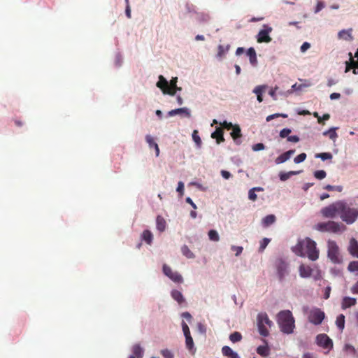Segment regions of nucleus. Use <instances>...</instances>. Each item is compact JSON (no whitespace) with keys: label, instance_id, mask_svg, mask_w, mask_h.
<instances>
[{"label":"nucleus","instance_id":"obj_1","mask_svg":"<svg viewBox=\"0 0 358 358\" xmlns=\"http://www.w3.org/2000/svg\"><path fill=\"white\" fill-rule=\"evenodd\" d=\"M292 251L298 256L306 257L312 261L319 257V250L317 249L316 243L309 238L300 241L293 247Z\"/></svg>","mask_w":358,"mask_h":358},{"label":"nucleus","instance_id":"obj_2","mask_svg":"<svg viewBox=\"0 0 358 358\" xmlns=\"http://www.w3.org/2000/svg\"><path fill=\"white\" fill-rule=\"evenodd\" d=\"M277 322L280 331L285 334H291L295 329V319L289 310L280 311L277 315Z\"/></svg>","mask_w":358,"mask_h":358},{"label":"nucleus","instance_id":"obj_3","mask_svg":"<svg viewBox=\"0 0 358 358\" xmlns=\"http://www.w3.org/2000/svg\"><path fill=\"white\" fill-rule=\"evenodd\" d=\"M177 81L178 78L175 77L172 78L169 83L163 76L160 75L156 85L162 91L163 94L173 96L176 93Z\"/></svg>","mask_w":358,"mask_h":358},{"label":"nucleus","instance_id":"obj_4","mask_svg":"<svg viewBox=\"0 0 358 358\" xmlns=\"http://www.w3.org/2000/svg\"><path fill=\"white\" fill-rule=\"evenodd\" d=\"M344 206V201H338L329 205L327 207L323 208L321 210V213L325 217L333 218L337 215L341 217V212H342V208H343Z\"/></svg>","mask_w":358,"mask_h":358},{"label":"nucleus","instance_id":"obj_5","mask_svg":"<svg viewBox=\"0 0 358 358\" xmlns=\"http://www.w3.org/2000/svg\"><path fill=\"white\" fill-rule=\"evenodd\" d=\"M358 217V208H351L345 201V206L341 212V218L348 224L354 223Z\"/></svg>","mask_w":358,"mask_h":358},{"label":"nucleus","instance_id":"obj_6","mask_svg":"<svg viewBox=\"0 0 358 358\" xmlns=\"http://www.w3.org/2000/svg\"><path fill=\"white\" fill-rule=\"evenodd\" d=\"M316 229L320 231H327L337 233L345 230V227L341 224L334 221H328L327 222L318 223Z\"/></svg>","mask_w":358,"mask_h":358},{"label":"nucleus","instance_id":"obj_7","mask_svg":"<svg viewBox=\"0 0 358 358\" xmlns=\"http://www.w3.org/2000/svg\"><path fill=\"white\" fill-rule=\"evenodd\" d=\"M299 275L303 278H307L313 276L315 280L322 278L321 271L319 268H312L308 265L303 264H301L299 267Z\"/></svg>","mask_w":358,"mask_h":358},{"label":"nucleus","instance_id":"obj_8","mask_svg":"<svg viewBox=\"0 0 358 358\" xmlns=\"http://www.w3.org/2000/svg\"><path fill=\"white\" fill-rule=\"evenodd\" d=\"M328 251L327 255L329 259L334 264L342 263V257L340 255L339 248L336 243L334 241H329L327 243Z\"/></svg>","mask_w":358,"mask_h":358},{"label":"nucleus","instance_id":"obj_9","mask_svg":"<svg viewBox=\"0 0 358 358\" xmlns=\"http://www.w3.org/2000/svg\"><path fill=\"white\" fill-rule=\"evenodd\" d=\"M315 343L319 347L326 350V353H328L334 347L333 341L326 334L317 335L315 337Z\"/></svg>","mask_w":358,"mask_h":358},{"label":"nucleus","instance_id":"obj_10","mask_svg":"<svg viewBox=\"0 0 358 358\" xmlns=\"http://www.w3.org/2000/svg\"><path fill=\"white\" fill-rule=\"evenodd\" d=\"M325 317V314L320 308H315L310 310L308 320V321L315 324H320Z\"/></svg>","mask_w":358,"mask_h":358},{"label":"nucleus","instance_id":"obj_11","mask_svg":"<svg viewBox=\"0 0 358 358\" xmlns=\"http://www.w3.org/2000/svg\"><path fill=\"white\" fill-rule=\"evenodd\" d=\"M273 31V28L268 24H264L263 29H261L257 35V41L258 43H270L272 41L269 34Z\"/></svg>","mask_w":358,"mask_h":358},{"label":"nucleus","instance_id":"obj_12","mask_svg":"<svg viewBox=\"0 0 358 358\" xmlns=\"http://www.w3.org/2000/svg\"><path fill=\"white\" fill-rule=\"evenodd\" d=\"M278 275L280 281L283 280L288 275V264L282 259H279L275 262Z\"/></svg>","mask_w":358,"mask_h":358},{"label":"nucleus","instance_id":"obj_13","mask_svg":"<svg viewBox=\"0 0 358 358\" xmlns=\"http://www.w3.org/2000/svg\"><path fill=\"white\" fill-rule=\"evenodd\" d=\"M163 272L165 275L169 277L171 280L175 282H182V277L178 272H174L172 271L171 268L166 264H164L163 266Z\"/></svg>","mask_w":358,"mask_h":358},{"label":"nucleus","instance_id":"obj_14","mask_svg":"<svg viewBox=\"0 0 358 358\" xmlns=\"http://www.w3.org/2000/svg\"><path fill=\"white\" fill-rule=\"evenodd\" d=\"M295 152L294 150H289L282 155H279L275 160V164H280L288 160L291 156Z\"/></svg>","mask_w":358,"mask_h":358},{"label":"nucleus","instance_id":"obj_15","mask_svg":"<svg viewBox=\"0 0 358 358\" xmlns=\"http://www.w3.org/2000/svg\"><path fill=\"white\" fill-rule=\"evenodd\" d=\"M348 251L353 257L358 258V242L355 238L350 239Z\"/></svg>","mask_w":358,"mask_h":358},{"label":"nucleus","instance_id":"obj_16","mask_svg":"<svg viewBox=\"0 0 358 358\" xmlns=\"http://www.w3.org/2000/svg\"><path fill=\"white\" fill-rule=\"evenodd\" d=\"M211 138L216 139L217 144L224 141L223 130L221 127H217L215 131L211 134Z\"/></svg>","mask_w":358,"mask_h":358},{"label":"nucleus","instance_id":"obj_17","mask_svg":"<svg viewBox=\"0 0 358 358\" xmlns=\"http://www.w3.org/2000/svg\"><path fill=\"white\" fill-rule=\"evenodd\" d=\"M182 114H184L187 117H189L191 115L189 110L187 108H177L175 110H171L168 113V115L169 116H174L176 115H182Z\"/></svg>","mask_w":358,"mask_h":358},{"label":"nucleus","instance_id":"obj_18","mask_svg":"<svg viewBox=\"0 0 358 358\" xmlns=\"http://www.w3.org/2000/svg\"><path fill=\"white\" fill-rule=\"evenodd\" d=\"M267 86L265 85H258L255 87L253 92L257 94V101L261 103L263 101L262 94L265 92Z\"/></svg>","mask_w":358,"mask_h":358},{"label":"nucleus","instance_id":"obj_19","mask_svg":"<svg viewBox=\"0 0 358 358\" xmlns=\"http://www.w3.org/2000/svg\"><path fill=\"white\" fill-rule=\"evenodd\" d=\"M357 300L355 298L345 296L343 298L341 307L343 309L348 308L351 306H353L356 304Z\"/></svg>","mask_w":358,"mask_h":358},{"label":"nucleus","instance_id":"obj_20","mask_svg":"<svg viewBox=\"0 0 358 358\" xmlns=\"http://www.w3.org/2000/svg\"><path fill=\"white\" fill-rule=\"evenodd\" d=\"M264 324H266L268 327H271L273 322L269 320L268 315L266 313H259L257 315V322H260Z\"/></svg>","mask_w":358,"mask_h":358},{"label":"nucleus","instance_id":"obj_21","mask_svg":"<svg viewBox=\"0 0 358 358\" xmlns=\"http://www.w3.org/2000/svg\"><path fill=\"white\" fill-rule=\"evenodd\" d=\"M247 55L249 57L250 62L252 66L257 64V54L254 48H250L247 51Z\"/></svg>","mask_w":358,"mask_h":358},{"label":"nucleus","instance_id":"obj_22","mask_svg":"<svg viewBox=\"0 0 358 358\" xmlns=\"http://www.w3.org/2000/svg\"><path fill=\"white\" fill-rule=\"evenodd\" d=\"M156 226L157 229L160 231L162 232L166 229V222L164 218L161 216L158 215L156 218Z\"/></svg>","mask_w":358,"mask_h":358},{"label":"nucleus","instance_id":"obj_23","mask_svg":"<svg viewBox=\"0 0 358 358\" xmlns=\"http://www.w3.org/2000/svg\"><path fill=\"white\" fill-rule=\"evenodd\" d=\"M351 32L352 29L348 30L343 29L338 32V37L345 41H352L353 38L352 36Z\"/></svg>","mask_w":358,"mask_h":358},{"label":"nucleus","instance_id":"obj_24","mask_svg":"<svg viewBox=\"0 0 358 358\" xmlns=\"http://www.w3.org/2000/svg\"><path fill=\"white\" fill-rule=\"evenodd\" d=\"M133 357L135 358H142L143 356V349L139 344H136L132 348Z\"/></svg>","mask_w":358,"mask_h":358},{"label":"nucleus","instance_id":"obj_25","mask_svg":"<svg viewBox=\"0 0 358 358\" xmlns=\"http://www.w3.org/2000/svg\"><path fill=\"white\" fill-rule=\"evenodd\" d=\"M171 296L174 300H176L179 304H182L185 302V299L182 293L176 289H174L171 292Z\"/></svg>","mask_w":358,"mask_h":358},{"label":"nucleus","instance_id":"obj_26","mask_svg":"<svg viewBox=\"0 0 358 358\" xmlns=\"http://www.w3.org/2000/svg\"><path fill=\"white\" fill-rule=\"evenodd\" d=\"M231 129L232 131L231 133V136L234 141H236L238 138L241 137V130L238 124L234 125Z\"/></svg>","mask_w":358,"mask_h":358},{"label":"nucleus","instance_id":"obj_27","mask_svg":"<svg viewBox=\"0 0 358 358\" xmlns=\"http://www.w3.org/2000/svg\"><path fill=\"white\" fill-rule=\"evenodd\" d=\"M142 239L145 241L148 245H150L152 242L153 235L149 230L143 231L141 235Z\"/></svg>","mask_w":358,"mask_h":358},{"label":"nucleus","instance_id":"obj_28","mask_svg":"<svg viewBox=\"0 0 358 358\" xmlns=\"http://www.w3.org/2000/svg\"><path fill=\"white\" fill-rule=\"evenodd\" d=\"M185 345L186 348L194 355L196 350L194 348V341L191 336L185 337Z\"/></svg>","mask_w":358,"mask_h":358},{"label":"nucleus","instance_id":"obj_29","mask_svg":"<svg viewBox=\"0 0 358 358\" xmlns=\"http://www.w3.org/2000/svg\"><path fill=\"white\" fill-rule=\"evenodd\" d=\"M269 348L267 345H260L257 348V352L263 357H266L269 355Z\"/></svg>","mask_w":358,"mask_h":358},{"label":"nucleus","instance_id":"obj_30","mask_svg":"<svg viewBox=\"0 0 358 358\" xmlns=\"http://www.w3.org/2000/svg\"><path fill=\"white\" fill-rule=\"evenodd\" d=\"M266 326V324H264L263 323L262 324L261 322H257L259 333L264 337L267 336L269 334Z\"/></svg>","mask_w":358,"mask_h":358},{"label":"nucleus","instance_id":"obj_31","mask_svg":"<svg viewBox=\"0 0 358 358\" xmlns=\"http://www.w3.org/2000/svg\"><path fill=\"white\" fill-rule=\"evenodd\" d=\"M336 324L340 330H343L345 327V316L343 314H340L336 320Z\"/></svg>","mask_w":358,"mask_h":358},{"label":"nucleus","instance_id":"obj_32","mask_svg":"<svg viewBox=\"0 0 358 358\" xmlns=\"http://www.w3.org/2000/svg\"><path fill=\"white\" fill-rule=\"evenodd\" d=\"M300 171H289L287 173L280 172L279 174V177L280 180L285 181L289 179L292 176L296 175Z\"/></svg>","mask_w":358,"mask_h":358},{"label":"nucleus","instance_id":"obj_33","mask_svg":"<svg viewBox=\"0 0 358 358\" xmlns=\"http://www.w3.org/2000/svg\"><path fill=\"white\" fill-rule=\"evenodd\" d=\"M181 252L182 253V255L184 256H185L188 259H192V258H194V253L189 250V248L184 245L182 248H181Z\"/></svg>","mask_w":358,"mask_h":358},{"label":"nucleus","instance_id":"obj_34","mask_svg":"<svg viewBox=\"0 0 358 358\" xmlns=\"http://www.w3.org/2000/svg\"><path fill=\"white\" fill-rule=\"evenodd\" d=\"M192 136L196 146L198 148H201L202 142L200 136H199V131L197 130H194Z\"/></svg>","mask_w":358,"mask_h":358},{"label":"nucleus","instance_id":"obj_35","mask_svg":"<svg viewBox=\"0 0 358 358\" xmlns=\"http://www.w3.org/2000/svg\"><path fill=\"white\" fill-rule=\"evenodd\" d=\"M324 136H328L330 139L335 141V139L338 137V135L336 132L335 128H331L328 131L323 132Z\"/></svg>","mask_w":358,"mask_h":358},{"label":"nucleus","instance_id":"obj_36","mask_svg":"<svg viewBox=\"0 0 358 358\" xmlns=\"http://www.w3.org/2000/svg\"><path fill=\"white\" fill-rule=\"evenodd\" d=\"M275 221V216L274 215H266L263 220V222L265 226H269V225L272 224L273 223H274Z\"/></svg>","mask_w":358,"mask_h":358},{"label":"nucleus","instance_id":"obj_37","mask_svg":"<svg viewBox=\"0 0 358 358\" xmlns=\"http://www.w3.org/2000/svg\"><path fill=\"white\" fill-rule=\"evenodd\" d=\"M229 339L233 343L238 342L241 341L242 335L241 333L235 331L231 334V335L229 336Z\"/></svg>","mask_w":358,"mask_h":358},{"label":"nucleus","instance_id":"obj_38","mask_svg":"<svg viewBox=\"0 0 358 358\" xmlns=\"http://www.w3.org/2000/svg\"><path fill=\"white\" fill-rule=\"evenodd\" d=\"M262 188L261 187H254L249 190L248 192V198L252 201H255L257 198V194H255V191H261Z\"/></svg>","mask_w":358,"mask_h":358},{"label":"nucleus","instance_id":"obj_39","mask_svg":"<svg viewBox=\"0 0 358 358\" xmlns=\"http://www.w3.org/2000/svg\"><path fill=\"white\" fill-rule=\"evenodd\" d=\"M229 50V45H227L226 47H224L222 45H220L218 46V52L217 57H223L225 53Z\"/></svg>","mask_w":358,"mask_h":358},{"label":"nucleus","instance_id":"obj_40","mask_svg":"<svg viewBox=\"0 0 358 358\" xmlns=\"http://www.w3.org/2000/svg\"><path fill=\"white\" fill-rule=\"evenodd\" d=\"M208 237L209 239L213 241H218L220 239L217 231L214 229H211L208 231Z\"/></svg>","mask_w":358,"mask_h":358},{"label":"nucleus","instance_id":"obj_41","mask_svg":"<svg viewBox=\"0 0 358 358\" xmlns=\"http://www.w3.org/2000/svg\"><path fill=\"white\" fill-rule=\"evenodd\" d=\"M324 189L327 191H337L341 192L343 191V187L341 185L333 186L331 185H327L324 187Z\"/></svg>","mask_w":358,"mask_h":358},{"label":"nucleus","instance_id":"obj_42","mask_svg":"<svg viewBox=\"0 0 358 358\" xmlns=\"http://www.w3.org/2000/svg\"><path fill=\"white\" fill-rule=\"evenodd\" d=\"M316 158H320L322 160L324 161L327 159H332L333 156L330 152H322L318 153L315 155Z\"/></svg>","mask_w":358,"mask_h":358},{"label":"nucleus","instance_id":"obj_43","mask_svg":"<svg viewBox=\"0 0 358 358\" xmlns=\"http://www.w3.org/2000/svg\"><path fill=\"white\" fill-rule=\"evenodd\" d=\"M348 269L350 272L358 271V261L350 262L348 264Z\"/></svg>","mask_w":358,"mask_h":358},{"label":"nucleus","instance_id":"obj_44","mask_svg":"<svg viewBox=\"0 0 358 358\" xmlns=\"http://www.w3.org/2000/svg\"><path fill=\"white\" fill-rule=\"evenodd\" d=\"M222 352L224 356L227 357L228 358L234 353L232 349L229 346H224L222 348Z\"/></svg>","mask_w":358,"mask_h":358},{"label":"nucleus","instance_id":"obj_45","mask_svg":"<svg viewBox=\"0 0 358 358\" xmlns=\"http://www.w3.org/2000/svg\"><path fill=\"white\" fill-rule=\"evenodd\" d=\"M327 176V173L324 170L316 171L314 173V176L318 180L324 179Z\"/></svg>","mask_w":358,"mask_h":358},{"label":"nucleus","instance_id":"obj_46","mask_svg":"<svg viewBox=\"0 0 358 358\" xmlns=\"http://www.w3.org/2000/svg\"><path fill=\"white\" fill-rule=\"evenodd\" d=\"M145 141L148 143L150 148H153L156 145H157V143L155 142L154 138L150 135L148 134L145 136Z\"/></svg>","mask_w":358,"mask_h":358},{"label":"nucleus","instance_id":"obj_47","mask_svg":"<svg viewBox=\"0 0 358 358\" xmlns=\"http://www.w3.org/2000/svg\"><path fill=\"white\" fill-rule=\"evenodd\" d=\"M182 331L184 333L185 337L191 336L189 327L186 324V322L184 321L182 322Z\"/></svg>","mask_w":358,"mask_h":358},{"label":"nucleus","instance_id":"obj_48","mask_svg":"<svg viewBox=\"0 0 358 358\" xmlns=\"http://www.w3.org/2000/svg\"><path fill=\"white\" fill-rule=\"evenodd\" d=\"M306 158V153H301L299 155H297L294 159V162L296 164H299L301 162H303Z\"/></svg>","mask_w":358,"mask_h":358},{"label":"nucleus","instance_id":"obj_49","mask_svg":"<svg viewBox=\"0 0 358 358\" xmlns=\"http://www.w3.org/2000/svg\"><path fill=\"white\" fill-rule=\"evenodd\" d=\"M270 242V239L269 238H263V240L261 241L260 243V246H259V250L260 252H262L264 250V249L266 248V246L268 245V244Z\"/></svg>","mask_w":358,"mask_h":358},{"label":"nucleus","instance_id":"obj_50","mask_svg":"<svg viewBox=\"0 0 358 358\" xmlns=\"http://www.w3.org/2000/svg\"><path fill=\"white\" fill-rule=\"evenodd\" d=\"M287 117V115L286 114H283V113H275V114H273V115H270L266 117V121L267 122H269L271 120H272L273 119L275 118V117Z\"/></svg>","mask_w":358,"mask_h":358},{"label":"nucleus","instance_id":"obj_51","mask_svg":"<svg viewBox=\"0 0 358 358\" xmlns=\"http://www.w3.org/2000/svg\"><path fill=\"white\" fill-rule=\"evenodd\" d=\"M291 132L292 130L290 129L285 128L280 131V136L282 138L288 137L289 136V135L291 134Z\"/></svg>","mask_w":358,"mask_h":358},{"label":"nucleus","instance_id":"obj_52","mask_svg":"<svg viewBox=\"0 0 358 358\" xmlns=\"http://www.w3.org/2000/svg\"><path fill=\"white\" fill-rule=\"evenodd\" d=\"M161 354L164 358H173V353L168 349L162 350Z\"/></svg>","mask_w":358,"mask_h":358},{"label":"nucleus","instance_id":"obj_53","mask_svg":"<svg viewBox=\"0 0 358 358\" xmlns=\"http://www.w3.org/2000/svg\"><path fill=\"white\" fill-rule=\"evenodd\" d=\"M231 250L236 252V256H238L243 252V247L232 245L231 248Z\"/></svg>","mask_w":358,"mask_h":358},{"label":"nucleus","instance_id":"obj_54","mask_svg":"<svg viewBox=\"0 0 358 358\" xmlns=\"http://www.w3.org/2000/svg\"><path fill=\"white\" fill-rule=\"evenodd\" d=\"M265 148V146L263 143H257V144H255L253 146H252V150L254 151H259V150H262Z\"/></svg>","mask_w":358,"mask_h":358},{"label":"nucleus","instance_id":"obj_55","mask_svg":"<svg viewBox=\"0 0 358 358\" xmlns=\"http://www.w3.org/2000/svg\"><path fill=\"white\" fill-rule=\"evenodd\" d=\"M220 125L227 130L231 129L234 126L231 122H227V121H224L223 122L220 123Z\"/></svg>","mask_w":358,"mask_h":358},{"label":"nucleus","instance_id":"obj_56","mask_svg":"<svg viewBox=\"0 0 358 358\" xmlns=\"http://www.w3.org/2000/svg\"><path fill=\"white\" fill-rule=\"evenodd\" d=\"M177 192L180 194V195L183 194L184 191V183L181 181H180L178 184V187L176 189Z\"/></svg>","mask_w":358,"mask_h":358},{"label":"nucleus","instance_id":"obj_57","mask_svg":"<svg viewBox=\"0 0 358 358\" xmlns=\"http://www.w3.org/2000/svg\"><path fill=\"white\" fill-rule=\"evenodd\" d=\"M278 89V87H275V88H272L271 89V90L269 91L268 94L269 95L274 99V100H276L277 99V96H276V91Z\"/></svg>","mask_w":358,"mask_h":358},{"label":"nucleus","instance_id":"obj_58","mask_svg":"<svg viewBox=\"0 0 358 358\" xmlns=\"http://www.w3.org/2000/svg\"><path fill=\"white\" fill-rule=\"evenodd\" d=\"M331 290V288L329 286H327L324 289V299H328L329 298Z\"/></svg>","mask_w":358,"mask_h":358},{"label":"nucleus","instance_id":"obj_59","mask_svg":"<svg viewBox=\"0 0 358 358\" xmlns=\"http://www.w3.org/2000/svg\"><path fill=\"white\" fill-rule=\"evenodd\" d=\"M310 47V44L308 42H304L302 45L301 46V51L302 52H306L308 49H309Z\"/></svg>","mask_w":358,"mask_h":358},{"label":"nucleus","instance_id":"obj_60","mask_svg":"<svg viewBox=\"0 0 358 358\" xmlns=\"http://www.w3.org/2000/svg\"><path fill=\"white\" fill-rule=\"evenodd\" d=\"M197 328H198V330L201 333V334H205L206 333V328L205 327V325L202 323H198L197 324Z\"/></svg>","mask_w":358,"mask_h":358},{"label":"nucleus","instance_id":"obj_61","mask_svg":"<svg viewBox=\"0 0 358 358\" xmlns=\"http://www.w3.org/2000/svg\"><path fill=\"white\" fill-rule=\"evenodd\" d=\"M287 141L289 142L297 143L299 141V136H297L296 135L289 136L287 137Z\"/></svg>","mask_w":358,"mask_h":358},{"label":"nucleus","instance_id":"obj_62","mask_svg":"<svg viewBox=\"0 0 358 358\" xmlns=\"http://www.w3.org/2000/svg\"><path fill=\"white\" fill-rule=\"evenodd\" d=\"M345 350L346 351H348V352H351V353H355V348L352 345H350V344H346L345 345Z\"/></svg>","mask_w":358,"mask_h":358},{"label":"nucleus","instance_id":"obj_63","mask_svg":"<svg viewBox=\"0 0 358 358\" xmlns=\"http://www.w3.org/2000/svg\"><path fill=\"white\" fill-rule=\"evenodd\" d=\"M221 175L224 179H229L231 177V173L225 170L221 171Z\"/></svg>","mask_w":358,"mask_h":358},{"label":"nucleus","instance_id":"obj_64","mask_svg":"<svg viewBox=\"0 0 358 358\" xmlns=\"http://www.w3.org/2000/svg\"><path fill=\"white\" fill-rule=\"evenodd\" d=\"M351 291L353 294H358V282L352 286Z\"/></svg>","mask_w":358,"mask_h":358}]
</instances>
